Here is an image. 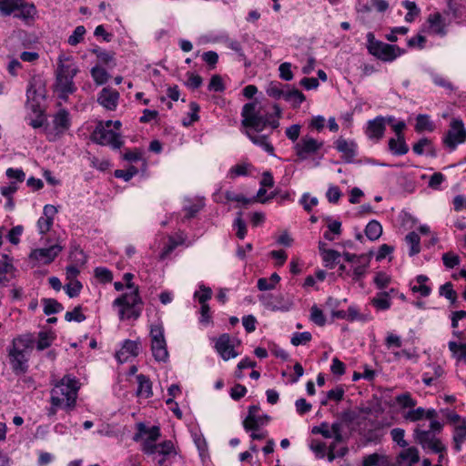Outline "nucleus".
<instances>
[{
	"instance_id": "nucleus-2",
	"label": "nucleus",
	"mask_w": 466,
	"mask_h": 466,
	"mask_svg": "<svg viewBox=\"0 0 466 466\" xmlns=\"http://www.w3.org/2000/svg\"><path fill=\"white\" fill-rule=\"evenodd\" d=\"M366 38L368 53L382 62H392L406 53L404 48L397 45L387 44L376 39L372 32H369Z\"/></svg>"
},
{
	"instance_id": "nucleus-25",
	"label": "nucleus",
	"mask_w": 466,
	"mask_h": 466,
	"mask_svg": "<svg viewBox=\"0 0 466 466\" xmlns=\"http://www.w3.org/2000/svg\"><path fill=\"white\" fill-rule=\"evenodd\" d=\"M35 342V339L34 335L32 333H25L13 339L11 343L20 348L21 350L27 351L28 350L33 349Z\"/></svg>"
},
{
	"instance_id": "nucleus-41",
	"label": "nucleus",
	"mask_w": 466,
	"mask_h": 466,
	"mask_svg": "<svg viewBox=\"0 0 466 466\" xmlns=\"http://www.w3.org/2000/svg\"><path fill=\"white\" fill-rule=\"evenodd\" d=\"M243 213L239 211L237 213V218L234 220L233 227L237 228L236 236L239 239H244L247 235V225L245 220L242 218Z\"/></svg>"
},
{
	"instance_id": "nucleus-48",
	"label": "nucleus",
	"mask_w": 466,
	"mask_h": 466,
	"mask_svg": "<svg viewBox=\"0 0 466 466\" xmlns=\"http://www.w3.org/2000/svg\"><path fill=\"white\" fill-rule=\"evenodd\" d=\"M2 258L0 259V276H6L7 273L15 270L12 258L8 255L2 254Z\"/></svg>"
},
{
	"instance_id": "nucleus-46",
	"label": "nucleus",
	"mask_w": 466,
	"mask_h": 466,
	"mask_svg": "<svg viewBox=\"0 0 466 466\" xmlns=\"http://www.w3.org/2000/svg\"><path fill=\"white\" fill-rule=\"evenodd\" d=\"M312 339V335L309 331L295 332L291 338V344L294 346L305 345Z\"/></svg>"
},
{
	"instance_id": "nucleus-35",
	"label": "nucleus",
	"mask_w": 466,
	"mask_h": 466,
	"mask_svg": "<svg viewBox=\"0 0 466 466\" xmlns=\"http://www.w3.org/2000/svg\"><path fill=\"white\" fill-rule=\"evenodd\" d=\"M435 128V126L432 121H431L430 116L428 115H419L416 117L415 124V131L418 133H421L423 131L432 132Z\"/></svg>"
},
{
	"instance_id": "nucleus-9",
	"label": "nucleus",
	"mask_w": 466,
	"mask_h": 466,
	"mask_svg": "<svg viewBox=\"0 0 466 466\" xmlns=\"http://www.w3.org/2000/svg\"><path fill=\"white\" fill-rule=\"evenodd\" d=\"M324 142L306 135L298 141L293 149L299 160H306L309 157L316 155L323 147Z\"/></svg>"
},
{
	"instance_id": "nucleus-39",
	"label": "nucleus",
	"mask_w": 466,
	"mask_h": 466,
	"mask_svg": "<svg viewBox=\"0 0 466 466\" xmlns=\"http://www.w3.org/2000/svg\"><path fill=\"white\" fill-rule=\"evenodd\" d=\"M97 60L101 65L111 68L116 65V53L114 51H107L103 49V51L98 55Z\"/></svg>"
},
{
	"instance_id": "nucleus-4",
	"label": "nucleus",
	"mask_w": 466,
	"mask_h": 466,
	"mask_svg": "<svg viewBox=\"0 0 466 466\" xmlns=\"http://www.w3.org/2000/svg\"><path fill=\"white\" fill-rule=\"evenodd\" d=\"M78 381L75 377L65 375L52 390V395L66 399L64 408L71 411L76 408L78 391Z\"/></svg>"
},
{
	"instance_id": "nucleus-14",
	"label": "nucleus",
	"mask_w": 466,
	"mask_h": 466,
	"mask_svg": "<svg viewBox=\"0 0 466 466\" xmlns=\"http://www.w3.org/2000/svg\"><path fill=\"white\" fill-rule=\"evenodd\" d=\"M46 95V81L40 76H32L26 89V96L28 100L37 101L38 97L45 99Z\"/></svg>"
},
{
	"instance_id": "nucleus-42",
	"label": "nucleus",
	"mask_w": 466,
	"mask_h": 466,
	"mask_svg": "<svg viewBox=\"0 0 466 466\" xmlns=\"http://www.w3.org/2000/svg\"><path fill=\"white\" fill-rule=\"evenodd\" d=\"M86 32V30L84 25L76 26L72 35L68 37L67 43L72 46H76L84 40Z\"/></svg>"
},
{
	"instance_id": "nucleus-5",
	"label": "nucleus",
	"mask_w": 466,
	"mask_h": 466,
	"mask_svg": "<svg viewBox=\"0 0 466 466\" xmlns=\"http://www.w3.org/2000/svg\"><path fill=\"white\" fill-rule=\"evenodd\" d=\"M91 140L100 146H109L113 149H120L124 145V140L120 133L111 129H106L100 121L90 136Z\"/></svg>"
},
{
	"instance_id": "nucleus-59",
	"label": "nucleus",
	"mask_w": 466,
	"mask_h": 466,
	"mask_svg": "<svg viewBox=\"0 0 466 466\" xmlns=\"http://www.w3.org/2000/svg\"><path fill=\"white\" fill-rule=\"evenodd\" d=\"M187 81L186 82V86L191 89H198L201 86L203 83V78L195 73L187 72Z\"/></svg>"
},
{
	"instance_id": "nucleus-23",
	"label": "nucleus",
	"mask_w": 466,
	"mask_h": 466,
	"mask_svg": "<svg viewBox=\"0 0 466 466\" xmlns=\"http://www.w3.org/2000/svg\"><path fill=\"white\" fill-rule=\"evenodd\" d=\"M245 134L253 144L261 147L269 155L275 156V148L272 144L268 142L269 135H255L248 130H246Z\"/></svg>"
},
{
	"instance_id": "nucleus-26",
	"label": "nucleus",
	"mask_w": 466,
	"mask_h": 466,
	"mask_svg": "<svg viewBox=\"0 0 466 466\" xmlns=\"http://www.w3.org/2000/svg\"><path fill=\"white\" fill-rule=\"evenodd\" d=\"M466 441V419L461 420V424L456 426L453 434L454 450L461 451V444Z\"/></svg>"
},
{
	"instance_id": "nucleus-60",
	"label": "nucleus",
	"mask_w": 466,
	"mask_h": 466,
	"mask_svg": "<svg viewBox=\"0 0 466 466\" xmlns=\"http://www.w3.org/2000/svg\"><path fill=\"white\" fill-rule=\"evenodd\" d=\"M200 294L196 291L194 296L198 299L200 304H207V301L211 299L212 290L210 288L202 285L200 286Z\"/></svg>"
},
{
	"instance_id": "nucleus-43",
	"label": "nucleus",
	"mask_w": 466,
	"mask_h": 466,
	"mask_svg": "<svg viewBox=\"0 0 466 466\" xmlns=\"http://www.w3.org/2000/svg\"><path fill=\"white\" fill-rule=\"evenodd\" d=\"M82 309L83 308L81 305L76 306L72 311H67L65 314V319L68 322H82L86 320V317L85 314L82 313Z\"/></svg>"
},
{
	"instance_id": "nucleus-27",
	"label": "nucleus",
	"mask_w": 466,
	"mask_h": 466,
	"mask_svg": "<svg viewBox=\"0 0 466 466\" xmlns=\"http://www.w3.org/2000/svg\"><path fill=\"white\" fill-rule=\"evenodd\" d=\"M285 100L292 102V106L298 108L306 100V96L300 90L295 87L291 89L289 87L285 93Z\"/></svg>"
},
{
	"instance_id": "nucleus-18",
	"label": "nucleus",
	"mask_w": 466,
	"mask_h": 466,
	"mask_svg": "<svg viewBox=\"0 0 466 466\" xmlns=\"http://www.w3.org/2000/svg\"><path fill=\"white\" fill-rule=\"evenodd\" d=\"M336 149L343 154V159L346 163H351L356 156L357 144L354 141L348 142L343 137L335 141Z\"/></svg>"
},
{
	"instance_id": "nucleus-8",
	"label": "nucleus",
	"mask_w": 466,
	"mask_h": 466,
	"mask_svg": "<svg viewBox=\"0 0 466 466\" xmlns=\"http://www.w3.org/2000/svg\"><path fill=\"white\" fill-rule=\"evenodd\" d=\"M151 350L157 361L166 362L168 360L167 342L164 337V329L161 325L151 326Z\"/></svg>"
},
{
	"instance_id": "nucleus-49",
	"label": "nucleus",
	"mask_w": 466,
	"mask_h": 466,
	"mask_svg": "<svg viewBox=\"0 0 466 466\" xmlns=\"http://www.w3.org/2000/svg\"><path fill=\"white\" fill-rule=\"evenodd\" d=\"M396 402L401 406V408H413L416 406V400L411 398L410 392H405L396 396Z\"/></svg>"
},
{
	"instance_id": "nucleus-47",
	"label": "nucleus",
	"mask_w": 466,
	"mask_h": 466,
	"mask_svg": "<svg viewBox=\"0 0 466 466\" xmlns=\"http://www.w3.org/2000/svg\"><path fill=\"white\" fill-rule=\"evenodd\" d=\"M310 319L319 327H323L326 324V317L316 305H313L310 309Z\"/></svg>"
},
{
	"instance_id": "nucleus-34",
	"label": "nucleus",
	"mask_w": 466,
	"mask_h": 466,
	"mask_svg": "<svg viewBox=\"0 0 466 466\" xmlns=\"http://www.w3.org/2000/svg\"><path fill=\"white\" fill-rule=\"evenodd\" d=\"M44 306V313L46 316L58 313L63 310V305L58 302L56 299L44 298L41 299Z\"/></svg>"
},
{
	"instance_id": "nucleus-30",
	"label": "nucleus",
	"mask_w": 466,
	"mask_h": 466,
	"mask_svg": "<svg viewBox=\"0 0 466 466\" xmlns=\"http://www.w3.org/2000/svg\"><path fill=\"white\" fill-rule=\"evenodd\" d=\"M365 235L366 237L371 240H377L382 234V226L380 223L375 219L370 220L366 228H365Z\"/></svg>"
},
{
	"instance_id": "nucleus-58",
	"label": "nucleus",
	"mask_w": 466,
	"mask_h": 466,
	"mask_svg": "<svg viewBox=\"0 0 466 466\" xmlns=\"http://www.w3.org/2000/svg\"><path fill=\"white\" fill-rule=\"evenodd\" d=\"M279 77L285 81H290L293 79V73L291 71V64L289 62L282 63L279 67Z\"/></svg>"
},
{
	"instance_id": "nucleus-16",
	"label": "nucleus",
	"mask_w": 466,
	"mask_h": 466,
	"mask_svg": "<svg viewBox=\"0 0 466 466\" xmlns=\"http://www.w3.org/2000/svg\"><path fill=\"white\" fill-rule=\"evenodd\" d=\"M140 350L141 347L139 341L125 339L121 350L116 353V358L120 363H123L128 359V356L125 355L126 353H128L132 357H137L140 353Z\"/></svg>"
},
{
	"instance_id": "nucleus-51",
	"label": "nucleus",
	"mask_w": 466,
	"mask_h": 466,
	"mask_svg": "<svg viewBox=\"0 0 466 466\" xmlns=\"http://www.w3.org/2000/svg\"><path fill=\"white\" fill-rule=\"evenodd\" d=\"M228 47L237 52L238 60L244 62L245 67H249L251 66V62L247 59L245 54L243 53L242 46L238 41H231L228 44Z\"/></svg>"
},
{
	"instance_id": "nucleus-50",
	"label": "nucleus",
	"mask_w": 466,
	"mask_h": 466,
	"mask_svg": "<svg viewBox=\"0 0 466 466\" xmlns=\"http://www.w3.org/2000/svg\"><path fill=\"white\" fill-rule=\"evenodd\" d=\"M183 241L178 242L173 237H169L167 244L165 245L159 255V258L161 260L165 259L169 254H171L176 249V248L178 245H181Z\"/></svg>"
},
{
	"instance_id": "nucleus-29",
	"label": "nucleus",
	"mask_w": 466,
	"mask_h": 466,
	"mask_svg": "<svg viewBox=\"0 0 466 466\" xmlns=\"http://www.w3.org/2000/svg\"><path fill=\"white\" fill-rule=\"evenodd\" d=\"M282 87H290L289 85H282L279 82L271 81L266 89V93L268 96L273 97L275 99H279L283 97L285 99L286 91L283 90Z\"/></svg>"
},
{
	"instance_id": "nucleus-32",
	"label": "nucleus",
	"mask_w": 466,
	"mask_h": 466,
	"mask_svg": "<svg viewBox=\"0 0 466 466\" xmlns=\"http://www.w3.org/2000/svg\"><path fill=\"white\" fill-rule=\"evenodd\" d=\"M414 440L423 449H426L431 440L434 438V434L431 431H423L419 426L414 430Z\"/></svg>"
},
{
	"instance_id": "nucleus-13",
	"label": "nucleus",
	"mask_w": 466,
	"mask_h": 466,
	"mask_svg": "<svg viewBox=\"0 0 466 466\" xmlns=\"http://www.w3.org/2000/svg\"><path fill=\"white\" fill-rule=\"evenodd\" d=\"M215 349L224 360L236 358L238 353L231 344L230 336L228 333L221 334L215 342Z\"/></svg>"
},
{
	"instance_id": "nucleus-6",
	"label": "nucleus",
	"mask_w": 466,
	"mask_h": 466,
	"mask_svg": "<svg viewBox=\"0 0 466 466\" xmlns=\"http://www.w3.org/2000/svg\"><path fill=\"white\" fill-rule=\"evenodd\" d=\"M53 129L48 128V124L45 127L47 139L54 142L60 138L71 127V118L69 112L66 108H60L53 116Z\"/></svg>"
},
{
	"instance_id": "nucleus-31",
	"label": "nucleus",
	"mask_w": 466,
	"mask_h": 466,
	"mask_svg": "<svg viewBox=\"0 0 466 466\" xmlns=\"http://www.w3.org/2000/svg\"><path fill=\"white\" fill-rule=\"evenodd\" d=\"M90 74L94 82L97 86L106 84L110 77V75L107 73V71L99 65L93 66L90 70Z\"/></svg>"
},
{
	"instance_id": "nucleus-44",
	"label": "nucleus",
	"mask_w": 466,
	"mask_h": 466,
	"mask_svg": "<svg viewBox=\"0 0 466 466\" xmlns=\"http://www.w3.org/2000/svg\"><path fill=\"white\" fill-rule=\"evenodd\" d=\"M83 289L82 283L78 279H75L64 286V289L69 298L77 297Z\"/></svg>"
},
{
	"instance_id": "nucleus-62",
	"label": "nucleus",
	"mask_w": 466,
	"mask_h": 466,
	"mask_svg": "<svg viewBox=\"0 0 466 466\" xmlns=\"http://www.w3.org/2000/svg\"><path fill=\"white\" fill-rule=\"evenodd\" d=\"M427 39L424 35L418 34L417 35L410 38L407 41V45L410 48L419 47L420 49L424 48Z\"/></svg>"
},
{
	"instance_id": "nucleus-19",
	"label": "nucleus",
	"mask_w": 466,
	"mask_h": 466,
	"mask_svg": "<svg viewBox=\"0 0 466 466\" xmlns=\"http://www.w3.org/2000/svg\"><path fill=\"white\" fill-rule=\"evenodd\" d=\"M71 58L69 56L66 57L65 55H60L57 58V67L55 71V76H66L71 78H75V76L79 72L78 67L73 64H65V61H70Z\"/></svg>"
},
{
	"instance_id": "nucleus-20",
	"label": "nucleus",
	"mask_w": 466,
	"mask_h": 466,
	"mask_svg": "<svg viewBox=\"0 0 466 466\" xmlns=\"http://www.w3.org/2000/svg\"><path fill=\"white\" fill-rule=\"evenodd\" d=\"M19 13H15L14 16L19 18L26 23L33 21L37 14L35 5L33 3H26L24 0L19 1L18 9Z\"/></svg>"
},
{
	"instance_id": "nucleus-7",
	"label": "nucleus",
	"mask_w": 466,
	"mask_h": 466,
	"mask_svg": "<svg viewBox=\"0 0 466 466\" xmlns=\"http://www.w3.org/2000/svg\"><path fill=\"white\" fill-rule=\"evenodd\" d=\"M466 142V128L461 119L452 118L450 128L442 137L443 145L450 151L456 149L458 145Z\"/></svg>"
},
{
	"instance_id": "nucleus-45",
	"label": "nucleus",
	"mask_w": 466,
	"mask_h": 466,
	"mask_svg": "<svg viewBox=\"0 0 466 466\" xmlns=\"http://www.w3.org/2000/svg\"><path fill=\"white\" fill-rule=\"evenodd\" d=\"M94 272L95 277L102 283H110L113 280V273L106 268L97 267Z\"/></svg>"
},
{
	"instance_id": "nucleus-64",
	"label": "nucleus",
	"mask_w": 466,
	"mask_h": 466,
	"mask_svg": "<svg viewBox=\"0 0 466 466\" xmlns=\"http://www.w3.org/2000/svg\"><path fill=\"white\" fill-rule=\"evenodd\" d=\"M53 223V218H46L45 217L39 218V219L37 220V228L39 234L44 235L47 233L51 229Z\"/></svg>"
},
{
	"instance_id": "nucleus-24",
	"label": "nucleus",
	"mask_w": 466,
	"mask_h": 466,
	"mask_svg": "<svg viewBox=\"0 0 466 466\" xmlns=\"http://www.w3.org/2000/svg\"><path fill=\"white\" fill-rule=\"evenodd\" d=\"M389 150L394 156H403L409 152V146L405 137H391L388 142Z\"/></svg>"
},
{
	"instance_id": "nucleus-37",
	"label": "nucleus",
	"mask_w": 466,
	"mask_h": 466,
	"mask_svg": "<svg viewBox=\"0 0 466 466\" xmlns=\"http://www.w3.org/2000/svg\"><path fill=\"white\" fill-rule=\"evenodd\" d=\"M428 22L431 25V27L433 29L434 33L437 35H444V25L442 21V16L440 13H435L433 15H430L428 18Z\"/></svg>"
},
{
	"instance_id": "nucleus-36",
	"label": "nucleus",
	"mask_w": 466,
	"mask_h": 466,
	"mask_svg": "<svg viewBox=\"0 0 466 466\" xmlns=\"http://www.w3.org/2000/svg\"><path fill=\"white\" fill-rule=\"evenodd\" d=\"M405 241L410 246L409 251L410 257L420 252V238L415 231L408 233L405 237Z\"/></svg>"
},
{
	"instance_id": "nucleus-63",
	"label": "nucleus",
	"mask_w": 466,
	"mask_h": 466,
	"mask_svg": "<svg viewBox=\"0 0 466 466\" xmlns=\"http://www.w3.org/2000/svg\"><path fill=\"white\" fill-rule=\"evenodd\" d=\"M202 59L208 64L210 69H214L218 61V55L215 51L204 52Z\"/></svg>"
},
{
	"instance_id": "nucleus-10",
	"label": "nucleus",
	"mask_w": 466,
	"mask_h": 466,
	"mask_svg": "<svg viewBox=\"0 0 466 466\" xmlns=\"http://www.w3.org/2000/svg\"><path fill=\"white\" fill-rule=\"evenodd\" d=\"M9 363L12 367L13 371L15 374H24L28 370V357L27 352L25 350L11 345L7 349Z\"/></svg>"
},
{
	"instance_id": "nucleus-55",
	"label": "nucleus",
	"mask_w": 466,
	"mask_h": 466,
	"mask_svg": "<svg viewBox=\"0 0 466 466\" xmlns=\"http://www.w3.org/2000/svg\"><path fill=\"white\" fill-rule=\"evenodd\" d=\"M372 426H374V429H370L367 431L365 434L366 440L368 441H378L380 440V436L377 432V430L382 428V423L378 420H370V421Z\"/></svg>"
},
{
	"instance_id": "nucleus-56",
	"label": "nucleus",
	"mask_w": 466,
	"mask_h": 466,
	"mask_svg": "<svg viewBox=\"0 0 466 466\" xmlns=\"http://www.w3.org/2000/svg\"><path fill=\"white\" fill-rule=\"evenodd\" d=\"M442 261L446 268H453L460 264V257L451 252H446L442 255Z\"/></svg>"
},
{
	"instance_id": "nucleus-53",
	"label": "nucleus",
	"mask_w": 466,
	"mask_h": 466,
	"mask_svg": "<svg viewBox=\"0 0 466 466\" xmlns=\"http://www.w3.org/2000/svg\"><path fill=\"white\" fill-rule=\"evenodd\" d=\"M391 438L400 447L406 448L409 443L404 440L405 431L400 428H395L390 431Z\"/></svg>"
},
{
	"instance_id": "nucleus-54",
	"label": "nucleus",
	"mask_w": 466,
	"mask_h": 466,
	"mask_svg": "<svg viewBox=\"0 0 466 466\" xmlns=\"http://www.w3.org/2000/svg\"><path fill=\"white\" fill-rule=\"evenodd\" d=\"M391 279L383 271H380L374 277L373 282L379 289H383L390 283Z\"/></svg>"
},
{
	"instance_id": "nucleus-22",
	"label": "nucleus",
	"mask_w": 466,
	"mask_h": 466,
	"mask_svg": "<svg viewBox=\"0 0 466 466\" xmlns=\"http://www.w3.org/2000/svg\"><path fill=\"white\" fill-rule=\"evenodd\" d=\"M137 396L148 399L153 396L152 382L148 376L144 374L137 375Z\"/></svg>"
},
{
	"instance_id": "nucleus-1",
	"label": "nucleus",
	"mask_w": 466,
	"mask_h": 466,
	"mask_svg": "<svg viewBox=\"0 0 466 466\" xmlns=\"http://www.w3.org/2000/svg\"><path fill=\"white\" fill-rule=\"evenodd\" d=\"M134 275L127 272L123 276L127 289H134L132 292L124 293L113 301V306L119 307L118 318L120 320L133 319L137 320L142 313L144 304L139 294V289L132 282Z\"/></svg>"
},
{
	"instance_id": "nucleus-15",
	"label": "nucleus",
	"mask_w": 466,
	"mask_h": 466,
	"mask_svg": "<svg viewBox=\"0 0 466 466\" xmlns=\"http://www.w3.org/2000/svg\"><path fill=\"white\" fill-rule=\"evenodd\" d=\"M386 130L385 119L382 116H378L367 123L366 135L370 139L380 140L384 137Z\"/></svg>"
},
{
	"instance_id": "nucleus-28",
	"label": "nucleus",
	"mask_w": 466,
	"mask_h": 466,
	"mask_svg": "<svg viewBox=\"0 0 466 466\" xmlns=\"http://www.w3.org/2000/svg\"><path fill=\"white\" fill-rule=\"evenodd\" d=\"M371 304L378 310L389 309L391 306L390 293L387 291L379 292L377 296L371 299Z\"/></svg>"
},
{
	"instance_id": "nucleus-52",
	"label": "nucleus",
	"mask_w": 466,
	"mask_h": 466,
	"mask_svg": "<svg viewBox=\"0 0 466 466\" xmlns=\"http://www.w3.org/2000/svg\"><path fill=\"white\" fill-rule=\"evenodd\" d=\"M208 88L209 91L223 92L226 86L223 83L222 77L219 75H214L210 78Z\"/></svg>"
},
{
	"instance_id": "nucleus-17",
	"label": "nucleus",
	"mask_w": 466,
	"mask_h": 466,
	"mask_svg": "<svg viewBox=\"0 0 466 466\" xmlns=\"http://www.w3.org/2000/svg\"><path fill=\"white\" fill-rule=\"evenodd\" d=\"M119 99V93L116 90H111L104 87L97 97V102L108 110H115Z\"/></svg>"
},
{
	"instance_id": "nucleus-11",
	"label": "nucleus",
	"mask_w": 466,
	"mask_h": 466,
	"mask_svg": "<svg viewBox=\"0 0 466 466\" xmlns=\"http://www.w3.org/2000/svg\"><path fill=\"white\" fill-rule=\"evenodd\" d=\"M55 83L53 84V90L57 93L58 98L67 101L69 95L76 91V86L74 78L66 76H55Z\"/></svg>"
},
{
	"instance_id": "nucleus-40",
	"label": "nucleus",
	"mask_w": 466,
	"mask_h": 466,
	"mask_svg": "<svg viewBox=\"0 0 466 466\" xmlns=\"http://www.w3.org/2000/svg\"><path fill=\"white\" fill-rule=\"evenodd\" d=\"M400 457L404 461L409 460L410 466L416 464L420 461L419 451L416 447H409L405 449L400 453Z\"/></svg>"
},
{
	"instance_id": "nucleus-3",
	"label": "nucleus",
	"mask_w": 466,
	"mask_h": 466,
	"mask_svg": "<svg viewBox=\"0 0 466 466\" xmlns=\"http://www.w3.org/2000/svg\"><path fill=\"white\" fill-rule=\"evenodd\" d=\"M257 100L246 103L241 111V125L247 129H252L257 133L262 132L267 127L268 113L261 112L258 107Z\"/></svg>"
},
{
	"instance_id": "nucleus-21",
	"label": "nucleus",
	"mask_w": 466,
	"mask_h": 466,
	"mask_svg": "<svg viewBox=\"0 0 466 466\" xmlns=\"http://www.w3.org/2000/svg\"><path fill=\"white\" fill-rule=\"evenodd\" d=\"M137 432L133 436V441H139L143 435L147 434V438L150 441H157L160 437V428L158 426H152L147 428L144 422L137 424Z\"/></svg>"
},
{
	"instance_id": "nucleus-33",
	"label": "nucleus",
	"mask_w": 466,
	"mask_h": 466,
	"mask_svg": "<svg viewBox=\"0 0 466 466\" xmlns=\"http://www.w3.org/2000/svg\"><path fill=\"white\" fill-rule=\"evenodd\" d=\"M55 339L56 335L52 330L40 331L38 333V340L36 341V350L42 351L49 348Z\"/></svg>"
},
{
	"instance_id": "nucleus-38",
	"label": "nucleus",
	"mask_w": 466,
	"mask_h": 466,
	"mask_svg": "<svg viewBox=\"0 0 466 466\" xmlns=\"http://www.w3.org/2000/svg\"><path fill=\"white\" fill-rule=\"evenodd\" d=\"M341 257V254L335 249H329L327 251H323L322 259L325 263V266L333 268L336 264L339 263V259Z\"/></svg>"
},
{
	"instance_id": "nucleus-12",
	"label": "nucleus",
	"mask_w": 466,
	"mask_h": 466,
	"mask_svg": "<svg viewBox=\"0 0 466 466\" xmlns=\"http://www.w3.org/2000/svg\"><path fill=\"white\" fill-rule=\"evenodd\" d=\"M62 250L63 247L56 243L48 248L33 249L29 254V258L43 261L47 265L53 262Z\"/></svg>"
},
{
	"instance_id": "nucleus-61",
	"label": "nucleus",
	"mask_w": 466,
	"mask_h": 466,
	"mask_svg": "<svg viewBox=\"0 0 466 466\" xmlns=\"http://www.w3.org/2000/svg\"><path fill=\"white\" fill-rule=\"evenodd\" d=\"M250 167L249 164L242 163L238 164L232 167L229 170L230 177H236L238 176H247L248 175V169Z\"/></svg>"
},
{
	"instance_id": "nucleus-57",
	"label": "nucleus",
	"mask_w": 466,
	"mask_h": 466,
	"mask_svg": "<svg viewBox=\"0 0 466 466\" xmlns=\"http://www.w3.org/2000/svg\"><path fill=\"white\" fill-rule=\"evenodd\" d=\"M358 418L359 413L350 409L345 410L339 414L340 421L342 422V424L344 423L346 425L353 423Z\"/></svg>"
}]
</instances>
